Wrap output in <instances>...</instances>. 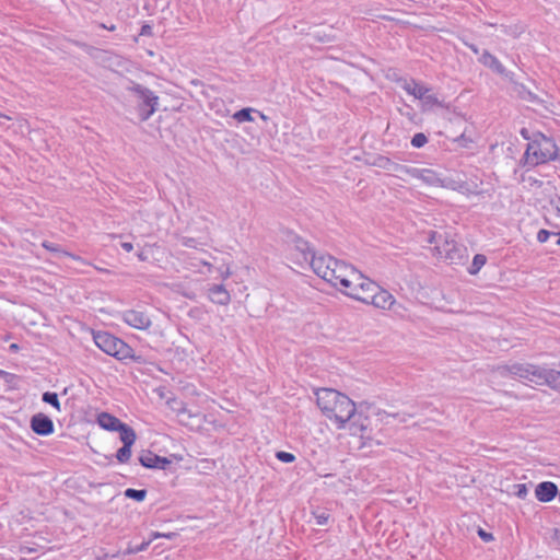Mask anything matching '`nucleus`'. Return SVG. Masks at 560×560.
<instances>
[{
  "mask_svg": "<svg viewBox=\"0 0 560 560\" xmlns=\"http://www.w3.org/2000/svg\"><path fill=\"white\" fill-rule=\"evenodd\" d=\"M93 340L100 350L118 361L132 360L137 363L143 362L142 357L136 354L135 350L127 342L108 331H93Z\"/></svg>",
  "mask_w": 560,
  "mask_h": 560,
  "instance_id": "obj_5",
  "label": "nucleus"
},
{
  "mask_svg": "<svg viewBox=\"0 0 560 560\" xmlns=\"http://www.w3.org/2000/svg\"><path fill=\"white\" fill-rule=\"evenodd\" d=\"M120 246H121V248H122L124 250H126V252H128V253H129V252H131V250L133 249V245H132V243H130V242H122V243L120 244Z\"/></svg>",
  "mask_w": 560,
  "mask_h": 560,
  "instance_id": "obj_45",
  "label": "nucleus"
},
{
  "mask_svg": "<svg viewBox=\"0 0 560 560\" xmlns=\"http://www.w3.org/2000/svg\"><path fill=\"white\" fill-rule=\"evenodd\" d=\"M139 462L143 467L154 469H165L171 464V460L166 457L159 456L150 451L141 454Z\"/></svg>",
  "mask_w": 560,
  "mask_h": 560,
  "instance_id": "obj_15",
  "label": "nucleus"
},
{
  "mask_svg": "<svg viewBox=\"0 0 560 560\" xmlns=\"http://www.w3.org/2000/svg\"><path fill=\"white\" fill-rule=\"evenodd\" d=\"M556 538L558 542L560 544V528L556 530Z\"/></svg>",
  "mask_w": 560,
  "mask_h": 560,
  "instance_id": "obj_50",
  "label": "nucleus"
},
{
  "mask_svg": "<svg viewBox=\"0 0 560 560\" xmlns=\"http://www.w3.org/2000/svg\"><path fill=\"white\" fill-rule=\"evenodd\" d=\"M295 249L299 252L301 259L304 262H307L315 254L313 248H311L310 244L300 237L295 240Z\"/></svg>",
  "mask_w": 560,
  "mask_h": 560,
  "instance_id": "obj_23",
  "label": "nucleus"
},
{
  "mask_svg": "<svg viewBox=\"0 0 560 560\" xmlns=\"http://www.w3.org/2000/svg\"><path fill=\"white\" fill-rule=\"evenodd\" d=\"M276 458L282 463H293L295 460V456L292 453L278 451L276 453Z\"/></svg>",
  "mask_w": 560,
  "mask_h": 560,
  "instance_id": "obj_36",
  "label": "nucleus"
},
{
  "mask_svg": "<svg viewBox=\"0 0 560 560\" xmlns=\"http://www.w3.org/2000/svg\"><path fill=\"white\" fill-rule=\"evenodd\" d=\"M137 257L140 261H145L147 260V256L144 255L143 252H139L137 253Z\"/></svg>",
  "mask_w": 560,
  "mask_h": 560,
  "instance_id": "obj_48",
  "label": "nucleus"
},
{
  "mask_svg": "<svg viewBox=\"0 0 560 560\" xmlns=\"http://www.w3.org/2000/svg\"><path fill=\"white\" fill-rule=\"evenodd\" d=\"M256 113L259 115L261 120L267 121L269 119V117L267 115H265L264 113L258 112V110Z\"/></svg>",
  "mask_w": 560,
  "mask_h": 560,
  "instance_id": "obj_49",
  "label": "nucleus"
},
{
  "mask_svg": "<svg viewBox=\"0 0 560 560\" xmlns=\"http://www.w3.org/2000/svg\"><path fill=\"white\" fill-rule=\"evenodd\" d=\"M198 265H202V266L207 267L209 272H211L212 269H213V266L210 262L206 261V260H199L196 264H194V262L191 264V266H194V267H197Z\"/></svg>",
  "mask_w": 560,
  "mask_h": 560,
  "instance_id": "obj_42",
  "label": "nucleus"
},
{
  "mask_svg": "<svg viewBox=\"0 0 560 560\" xmlns=\"http://www.w3.org/2000/svg\"><path fill=\"white\" fill-rule=\"evenodd\" d=\"M180 244L188 248H197L199 245V242L194 237L184 236L180 238Z\"/></svg>",
  "mask_w": 560,
  "mask_h": 560,
  "instance_id": "obj_37",
  "label": "nucleus"
},
{
  "mask_svg": "<svg viewBox=\"0 0 560 560\" xmlns=\"http://www.w3.org/2000/svg\"><path fill=\"white\" fill-rule=\"evenodd\" d=\"M420 180L427 186L439 187L442 184V176L434 170L423 168Z\"/></svg>",
  "mask_w": 560,
  "mask_h": 560,
  "instance_id": "obj_19",
  "label": "nucleus"
},
{
  "mask_svg": "<svg viewBox=\"0 0 560 560\" xmlns=\"http://www.w3.org/2000/svg\"><path fill=\"white\" fill-rule=\"evenodd\" d=\"M103 27H105V28H106V26H105V25H103ZM107 30H109V31H114V30H115V26H114V25L108 26V27H107Z\"/></svg>",
  "mask_w": 560,
  "mask_h": 560,
  "instance_id": "obj_52",
  "label": "nucleus"
},
{
  "mask_svg": "<svg viewBox=\"0 0 560 560\" xmlns=\"http://www.w3.org/2000/svg\"><path fill=\"white\" fill-rule=\"evenodd\" d=\"M0 377H3L5 378L7 381H9L10 378H14L15 375L12 374V373H9V372H5V371H2L0 370Z\"/></svg>",
  "mask_w": 560,
  "mask_h": 560,
  "instance_id": "obj_46",
  "label": "nucleus"
},
{
  "mask_svg": "<svg viewBox=\"0 0 560 560\" xmlns=\"http://www.w3.org/2000/svg\"><path fill=\"white\" fill-rule=\"evenodd\" d=\"M118 432L120 433V441L122 442V445L132 447L137 439L135 430L128 424L124 423L118 429Z\"/></svg>",
  "mask_w": 560,
  "mask_h": 560,
  "instance_id": "obj_22",
  "label": "nucleus"
},
{
  "mask_svg": "<svg viewBox=\"0 0 560 560\" xmlns=\"http://www.w3.org/2000/svg\"><path fill=\"white\" fill-rule=\"evenodd\" d=\"M171 536H172V534H161L159 532H153L151 534V538L150 539H152V541H153L154 539L160 538V537L171 538Z\"/></svg>",
  "mask_w": 560,
  "mask_h": 560,
  "instance_id": "obj_43",
  "label": "nucleus"
},
{
  "mask_svg": "<svg viewBox=\"0 0 560 560\" xmlns=\"http://www.w3.org/2000/svg\"><path fill=\"white\" fill-rule=\"evenodd\" d=\"M410 143L413 148L420 149L428 143V137L423 132H418L413 135Z\"/></svg>",
  "mask_w": 560,
  "mask_h": 560,
  "instance_id": "obj_35",
  "label": "nucleus"
},
{
  "mask_svg": "<svg viewBox=\"0 0 560 560\" xmlns=\"http://www.w3.org/2000/svg\"><path fill=\"white\" fill-rule=\"evenodd\" d=\"M119 318L128 326L139 330H147L152 325L150 316L145 312L139 310L122 311Z\"/></svg>",
  "mask_w": 560,
  "mask_h": 560,
  "instance_id": "obj_8",
  "label": "nucleus"
},
{
  "mask_svg": "<svg viewBox=\"0 0 560 560\" xmlns=\"http://www.w3.org/2000/svg\"><path fill=\"white\" fill-rule=\"evenodd\" d=\"M487 262V257L482 254H476L472 258V261L470 264V266L468 267V273L469 275H477L480 269L486 265Z\"/></svg>",
  "mask_w": 560,
  "mask_h": 560,
  "instance_id": "obj_26",
  "label": "nucleus"
},
{
  "mask_svg": "<svg viewBox=\"0 0 560 560\" xmlns=\"http://www.w3.org/2000/svg\"><path fill=\"white\" fill-rule=\"evenodd\" d=\"M557 156L558 147L556 142L542 133H537L527 143V148L521 162L523 166L535 167L549 161H553Z\"/></svg>",
  "mask_w": 560,
  "mask_h": 560,
  "instance_id": "obj_4",
  "label": "nucleus"
},
{
  "mask_svg": "<svg viewBox=\"0 0 560 560\" xmlns=\"http://www.w3.org/2000/svg\"><path fill=\"white\" fill-rule=\"evenodd\" d=\"M468 47H469V49H470L474 54H476V55H480V54H481V52H480V50H479V48H478V46H476V45H474V44H470V45H468Z\"/></svg>",
  "mask_w": 560,
  "mask_h": 560,
  "instance_id": "obj_47",
  "label": "nucleus"
},
{
  "mask_svg": "<svg viewBox=\"0 0 560 560\" xmlns=\"http://www.w3.org/2000/svg\"><path fill=\"white\" fill-rule=\"evenodd\" d=\"M440 254L451 264H459L466 257V248L455 241H445L442 247H438Z\"/></svg>",
  "mask_w": 560,
  "mask_h": 560,
  "instance_id": "obj_10",
  "label": "nucleus"
},
{
  "mask_svg": "<svg viewBox=\"0 0 560 560\" xmlns=\"http://www.w3.org/2000/svg\"><path fill=\"white\" fill-rule=\"evenodd\" d=\"M551 235H556V234L551 233V232H549L547 230H544V229L539 230L538 233H537V241L539 243H546Z\"/></svg>",
  "mask_w": 560,
  "mask_h": 560,
  "instance_id": "obj_39",
  "label": "nucleus"
},
{
  "mask_svg": "<svg viewBox=\"0 0 560 560\" xmlns=\"http://www.w3.org/2000/svg\"><path fill=\"white\" fill-rule=\"evenodd\" d=\"M478 60L481 65L491 69L495 73L503 75L509 81H512L515 75L514 72L506 70L501 61L488 50H482Z\"/></svg>",
  "mask_w": 560,
  "mask_h": 560,
  "instance_id": "obj_9",
  "label": "nucleus"
},
{
  "mask_svg": "<svg viewBox=\"0 0 560 560\" xmlns=\"http://www.w3.org/2000/svg\"><path fill=\"white\" fill-rule=\"evenodd\" d=\"M124 494L128 499H132V500H135L137 502H141L147 497V490H144V489L128 488V489L125 490Z\"/></svg>",
  "mask_w": 560,
  "mask_h": 560,
  "instance_id": "obj_29",
  "label": "nucleus"
},
{
  "mask_svg": "<svg viewBox=\"0 0 560 560\" xmlns=\"http://www.w3.org/2000/svg\"><path fill=\"white\" fill-rule=\"evenodd\" d=\"M521 133H522V136H523L525 139H528V138H527V136H526V130H525V129H523Z\"/></svg>",
  "mask_w": 560,
  "mask_h": 560,
  "instance_id": "obj_51",
  "label": "nucleus"
},
{
  "mask_svg": "<svg viewBox=\"0 0 560 560\" xmlns=\"http://www.w3.org/2000/svg\"><path fill=\"white\" fill-rule=\"evenodd\" d=\"M439 187L452 189L455 191L464 192L467 188V184L463 180H456L453 178L442 177V184Z\"/></svg>",
  "mask_w": 560,
  "mask_h": 560,
  "instance_id": "obj_25",
  "label": "nucleus"
},
{
  "mask_svg": "<svg viewBox=\"0 0 560 560\" xmlns=\"http://www.w3.org/2000/svg\"><path fill=\"white\" fill-rule=\"evenodd\" d=\"M31 429L37 435L48 436L54 433L55 425L48 416L38 412L31 418Z\"/></svg>",
  "mask_w": 560,
  "mask_h": 560,
  "instance_id": "obj_11",
  "label": "nucleus"
},
{
  "mask_svg": "<svg viewBox=\"0 0 560 560\" xmlns=\"http://www.w3.org/2000/svg\"><path fill=\"white\" fill-rule=\"evenodd\" d=\"M503 372L515 380H520L525 384L536 386H548L552 389L560 388V371L548 369L542 365L532 364L527 362H515L504 365Z\"/></svg>",
  "mask_w": 560,
  "mask_h": 560,
  "instance_id": "obj_2",
  "label": "nucleus"
},
{
  "mask_svg": "<svg viewBox=\"0 0 560 560\" xmlns=\"http://www.w3.org/2000/svg\"><path fill=\"white\" fill-rule=\"evenodd\" d=\"M478 535L479 537L483 540V541H491L493 539V535L491 533H487L486 530L483 529H479L478 530Z\"/></svg>",
  "mask_w": 560,
  "mask_h": 560,
  "instance_id": "obj_41",
  "label": "nucleus"
},
{
  "mask_svg": "<svg viewBox=\"0 0 560 560\" xmlns=\"http://www.w3.org/2000/svg\"><path fill=\"white\" fill-rule=\"evenodd\" d=\"M374 165H376L383 170L389 171V172L398 173L401 164L392 161L387 156L380 155L376 158Z\"/></svg>",
  "mask_w": 560,
  "mask_h": 560,
  "instance_id": "obj_24",
  "label": "nucleus"
},
{
  "mask_svg": "<svg viewBox=\"0 0 560 560\" xmlns=\"http://www.w3.org/2000/svg\"><path fill=\"white\" fill-rule=\"evenodd\" d=\"M218 271H219V275L222 278V280L229 279L231 277V275H232V271H231L229 266L220 267L218 269Z\"/></svg>",
  "mask_w": 560,
  "mask_h": 560,
  "instance_id": "obj_40",
  "label": "nucleus"
},
{
  "mask_svg": "<svg viewBox=\"0 0 560 560\" xmlns=\"http://www.w3.org/2000/svg\"><path fill=\"white\" fill-rule=\"evenodd\" d=\"M421 108L423 112L432 110L435 107H444V104L435 94H431L430 92H425L422 96Z\"/></svg>",
  "mask_w": 560,
  "mask_h": 560,
  "instance_id": "obj_20",
  "label": "nucleus"
},
{
  "mask_svg": "<svg viewBox=\"0 0 560 560\" xmlns=\"http://www.w3.org/2000/svg\"><path fill=\"white\" fill-rule=\"evenodd\" d=\"M312 514L317 525H326L329 521V514L325 510L317 509Z\"/></svg>",
  "mask_w": 560,
  "mask_h": 560,
  "instance_id": "obj_33",
  "label": "nucleus"
},
{
  "mask_svg": "<svg viewBox=\"0 0 560 560\" xmlns=\"http://www.w3.org/2000/svg\"><path fill=\"white\" fill-rule=\"evenodd\" d=\"M339 271L343 273L340 275L342 278L339 279L337 289L347 296L366 304L373 292L377 290V283L366 278L351 265Z\"/></svg>",
  "mask_w": 560,
  "mask_h": 560,
  "instance_id": "obj_3",
  "label": "nucleus"
},
{
  "mask_svg": "<svg viewBox=\"0 0 560 560\" xmlns=\"http://www.w3.org/2000/svg\"><path fill=\"white\" fill-rule=\"evenodd\" d=\"M311 266L313 271L323 280L330 283L332 287H339V279L342 278L340 269H346L348 264L337 260L330 255H316L306 262Z\"/></svg>",
  "mask_w": 560,
  "mask_h": 560,
  "instance_id": "obj_6",
  "label": "nucleus"
},
{
  "mask_svg": "<svg viewBox=\"0 0 560 560\" xmlns=\"http://www.w3.org/2000/svg\"><path fill=\"white\" fill-rule=\"evenodd\" d=\"M138 100L139 117L142 121L148 120L158 109L159 96L144 85L136 82L127 88Z\"/></svg>",
  "mask_w": 560,
  "mask_h": 560,
  "instance_id": "obj_7",
  "label": "nucleus"
},
{
  "mask_svg": "<svg viewBox=\"0 0 560 560\" xmlns=\"http://www.w3.org/2000/svg\"><path fill=\"white\" fill-rule=\"evenodd\" d=\"M42 246L45 249H47V250H49L51 253L62 254L65 256L70 257L71 259H73L75 261H79L81 264L88 265V262L82 257H80L78 255H74V254H71L69 252H66V250H61V248H60V246L58 244L51 243L49 241H44L42 243Z\"/></svg>",
  "mask_w": 560,
  "mask_h": 560,
  "instance_id": "obj_21",
  "label": "nucleus"
},
{
  "mask_svg": "<svg viewBox=\"0 0 560 560\" xmlns=\"http://www.w3.org/2000/svg\"><path fill=\"white\" fill-rule=\"evenodd\" d=\"M514 488H515V494L517 498H520V499L526 498L528 491H527V487L525 483H516L514 486Z\"/></svg>",
  "mask_w": 560,
  "mask_h": 560,
  "instance_id": "obj_38",
  "label": "nucleus"
},
{
  "mask_svg": "<svg viewBox=\"0 0 560 560\" xmlns=\"http://www.w3.org/2000/svg\"><path fill=\"white\" fill-rule=\"evenodd\" d=\"M398 83L406 93L419 101L422 98L425 92L431 91L429 86L420 84L415 79H400Z\"/></svg>",
  "mask_w": 560,
  "mask_h": 560,
  "instance_id": "obj_14",
  "label": "nucleus"
},
{
  "mask_svg": "<svg viewBox=\"0 0 560 560\" xmlns=\"http://www.w3.org/2000/svg\"><path fill=\"white\" fill-rule=\"evenodd\" d=\"M558 492V487L552 481L539 482L535 488V497L539 502L542 503L552 501Z\"/></svg>",
  "mask_w": 560,
  "mask_h": 560,
  "instance_id": "obj_13",
  "label": "nucleus"
},
{
  "mask_svg": "<svg viewBox=\"0 0 560 560\" xmlns=\"http://www.w3.org/2000/svg\"><path fill=\"white\" fill-rule=\"evenodd\" d=\"M315 395L318 408L337 429H348L352 435L363 434L368 429L369 418L357 411L354 401L347 395L332 388H319Z\"/></svg>",
  "mask_w": 560,
  "mask_h": 560,
  "instance_id": "obj_1",
  "label": "nucleus"
},
{
  "mask_svg": "<svg viewBox=\"0 0 560 560\" xmlns=\"http://www.w3.org/2000/svg\"><path fill=\"white\" fill-rule=\"evenodd\" d=\"M389 311L393 312L394 316L398 318H406L408 317V310L405 305L401 303H398L396 300L393 304V306L389 307Z\"/></svg>",
  "mask_w": 560,
  "mask_h": 560,
  "instance_id": "obj_32",
  "label": "nucleus"
},
{
  "mask_svg": "<svg viewBox=\"0 0 560 560\" xmlns=\"http://www.w3.org/2000/svg\"><path fill=\"white\" fill-rule=\"evenodd\" d=\"M131 457V447L122 445L116 453V458L119 463H127Z\"/></svg>",
  "mask_w": 560,
  "mask_h": 560,
  "instance_id": "obj_34",
  "label": "nucleus"
},
{
  "mask_svg": "<svg viewBox=\"0 0 560 560\" xmlns=\"http://www.w3.org/2000/svg\"><path fill=\"white\" fill-rule=\"evenodd\" d=\"M395 302V298L387 290L382 289L377 284V290L373 292L371 299L366 304H372L373 306L381 310H389Z\"/></svg>",
  "mask_w": 560,
  "mask_h": 560,
  "instance_id": "obj_12",
  "label": "nucleus"
},
{
  "mask_svg": "<svg viewBox=\"0 0 560 560\" xmlns=\"http://www.w3.org/2000/svg\"><path fill=\"white\" fill-rule=\"evenodd\" d=\"M152 34V27L148 24H144L142 27H141V32H140V35H151Z\"/></svg>",
  "mask_w": 560,
  "mask_h": 560,
  "instance_id": "obj_44",
  "label": "nucleus"
},
{
  "mask_svg": "<svg viewBox=\"0 0 560 560\" xmlns=\"http://www.w3.org/2000/svg\"><path fill=\"white\" fill-rule=\"evenodd\" d=\"M255 112H257V109L250 107L242 108L233 114V118L240 124L254 121L252 114Z\"/></svg>",
  "mask_w": 560,
  "mask_h": 560,
  "instance_id": "obj_27",
  "label": "nucleus"
},
{
  "mask_svg": "<svg viewBox=\"0 0 560 560\" xmlns=\"http://www.w3.org/2000/svg\"><path fill=\"white\" fill-rule=\"evenodd\" d=\"M512 83V93L520 97L523 101H527L530 103L538 102V96L533 93L526 85L523 83L515 82L514 79L510 81Z\"/></svg>",
  "mask_w": 560,
  "mask_h": 560,
  "instance_id": "obj_18",
  "label": "nucleus"
},
{
  "mask_svg": "<svg viewBox=\"0 0 560 560\" xmlns=\"http://www.w3.org/2000/svg\"><path fill=\"white\" fill-rule=\"evenodd\" d=\"M42 400L44 402L50 405L51 407H54L56 410H58V411L61 410V406H60V401H59L57 393L45 392L42 396Z\"/></svg>",
  "mask_w": 560,
  "mask_h": 560,
  "instance_id": "obj_28",
  "label": "nucleus"
},
{
  "mask_svg": "<svg viewBox=\"0 0 560 560\" xmlns=\"http://www.w3.org/2000/svg\"><path fill=\"white\" fill-rule=\"evenodd\" d=\"M11 349H12V350H15V349H18V346H16V345H14V343H13V345H11Z\"/></svg>",
  "mask_w": 560,
  "mask_h": 560,
  "instance_id": "obj_53",
  "label": "nucleus"
},
{
  "mask_svg": "<svg viewBox=\"0 0 560 560\" xmlns=\"http://www.w3.org/2000/svg\"><path fill=\"white\" fill-rule=\"evenodd\" d=\"M558 235H559V238L557 241V244L560 245V234H558Z\"/></svg>",
  "mask_w": 560,
  "mask_h": 560,
  "instance_id": "obj_55",
  "label": "nucleus"
},
{
  "mask_svg": "<svg viewBox=\"0 0 560 560\" xmlns=\"http://www.w3.org/2000/svg\"><path fill=\"white\" fill-rule=\"evenodd\" d=\"M210 301L218 305H228L231 302L230 292L223 284H213L208 289Z\"/></svg>",
  "mask_w": 560,
  "mask_h": 560,
  "instance_id": "obj_16",
  "label": "nucleus"
},
{
  "mask_svg": "<svg viewBox=\"0 0 560 560\" xmlns=\"http://www.w3.org/2000/svg\"><path fill=\"white\" fill-rule=\"evenodd\" d=\"M422 170L423 168H418V167H412V166H407V165L401 164L398 173L406 174L412 178L420 180V176L422 175Z\"/></svg>",
  "mask_w": 560,
  "mask_h": 560,
  "instance_id": "obj_31",
  "label": "nucleus"
},
{
  "mask_svg": "<svg viewBox=\"0 0 560 560\" xmlns=\"http://www.w3.org/2000/svg\"><path fill=\"white\" fill-rule=\"evenodd\" d=\"M97 424L104 430L115 432L118 431L124 422L108 412H101L97 416Z\"/></svg>",
  "mask_w": 560,
  "mask_h": 560,
  "instance_id": "obj_17",
  "label": "nucleus"
},
{
  "mask_svg": "<svg viewBox=\"0 0 560 560\" xmlns=\"http://www.w3.org/2000/svg\"><path fill=\"white\" fill-rule=\"evenodd\" d=\"M186 412H187V410L185 408L179 411V413H186Z\"/></svg>",
  "mask_w": 560,
  "mask_h": 560,
  "instance_id": "obj_54",
  "label": "nucleus"
},
{
  "mask_svg": "<svg viewBox=\"0 0 560 560\" xmlns=\"http://www.w3.org/2000/svg\"><path fill=\"white\" fill-rule=\"evenodd\" d=\"M151 542H152V539H149V540L142 541L139 545H135V546L129 545L122 553L124 555H136V553L142 552V551H145Z\"/></svg>",
  "mask_w": 560,
  "mask_h": 560,
  "instance_id": "obj_30",
  "label": "nucleus"
}]
</instances>
